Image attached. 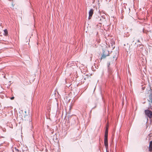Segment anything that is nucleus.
I'll list each match as a JSON object with an SVG mask.
<instances>
[{
	"mask_svg": "<svg viewBox=\"0 0 152 152\" xmlns=\"http://www.w3.org/2000/svg\"><path fill=\"white\" fill-rule=\"evenodd\" d=\"M148 94H149V99H148V101L149 102H151L152 103V90L151 88L149 87L148 88Z\"/></svg>",
	"mask_w": 152,
	"mask_h": 152,
	"instance_id": "nucleus-1",
	"label": "nucleus"
},
{
	"mask_svg": "<svg viewBox=\"0 0 152 152\" xmlns=\"http://www.w3.org/2000/svg\"><path fill=\"white\" fill-rule=\"evenodd\" d=\"M109 52L107 50H105L103 52V54L101 57V59H104L106 57L109 56Z\"/></svg>",
	"mask_w": 152,
	"mask_h": 152,
	"instance_id": "nucleus-2",
	"label": "nucleus"
},
{
	"mask_svg": "<svg viewBox=\"0 0 152 152\" xmlns=\"http://www.w3.org/2000/svg\"><path fill=\"white\" fill-rule=\"evenodd\" d=\"M148 139L150 141L149 145V151L150 152H152V136L149 135Z\"/></svg>",
	"mask_w": 152,
	"mask_h": 152,
	"instance_id": "nucleus-3",
	"label": "nucleus"
},
{
	"mask_svg": "<svg viewBox=\"0 0 152 152\" xmlns=\"http://www.w3.org/2000/svg\"><path fill=\"white\" fill-rule=\"evenodd\" d=\"M145 113L148 117L150 118H152V112L149 110H146L145 111Z\"/></svg>",
	"mask_w": 152,
	"mask_h": 152,
	"instance_id": "nucleus-4",
	"label": "nucleus"
},
{
	"mask_svg": "<svg viewBox=\"0 0 152 152\" xmlns=\"http://www.w3.org/2000/svg\"><path fill=\"white\" fill-rule=\"evenodd\" d=\"M94 10L92 9L90 10L89 12V16L88 17V19H91Z\"/></svg>",
	"mask_w": 152,
	"mask_h": 152,
	"instance_id": "nucleus-5",
	"label": "nucleus"
},
{
	"mask_svg": "<svg viewBox=\"0 0 152 152\" xmlns=\"http://www.w3.org/2000/svg\"><path fill=\"white\" fill-rule=\"evenodd\" d=\"M104 144L107 148L108 147L107 138H104Z\"/></svg>",
	"mask_w": 152,
	"mask_h": 152,
	"instance_id": "nucleus-6",
	"label": "nucleus"
},
{
	"mask_svg": "<svg viewBox=\"0 0 152 152\" xmlns=\"http://www.w3.org/2000/svg\"><path fill=\"white\" fill-rule=\"evenodd\" d=\"M108 134V128L107 127L105 132L104 138H107Z\"/></svg>",
	"mask_w": 152,
	"mask_h": 152,
	"instance_id": "nucleus-7",
	"label": "nucleus"
},
{
	"mask_svg": "<svg viewBox=\"0 0 152 152\" xmlns=\"http://www.w3.org/2000/svg\"><path fill=\"white\" fill-rule=\"evenodd\" d=\"M4 34L5 36H6L8 34V31L7 29H5L4 30Z\"/></svg>",
	"mask_w": 152,
	"mask_h": 152,
	"instance_id": "nucleus-8",
	"label": "nucleus"
},
{
	"mask_svg": "<svg viewBox=\"0 0 152 152\" xmlns=\"http://www.w3.org/2000/svg\"><path fill=\"white\" fill-rule=\"evenodd\" d=\"M14 99V97H13H13H12L10 98V99H11V100H13V99Z\"/></svg>",
	"mask_w": 152,
	"mask_h": 152,
	"instance_id": "nucleus-9",
	"label": "nucleus"
},
{
	"mask_svg": "<svg viewBox=\"0 0 152 152\" xmlns=\"http://www.w3.org/2000/svg\"><path fill=\"white\" fill-rule=\"evenodd\" d=\"M28 117H28H29L28 116V115H26L25 116H24V118H26V117Z\"/></svg>",
	"mask_w": 152,
	"mask_h": 152,
	"instance_id": "nucleus-10",
	"label": "nucleus"
},
{
	"mask_svg": "<svg viewBox=\"0 0 152 152\" xmlns=\"http://www.w3.org/2000/svg\"><path fill=\"white\" fill-rule=\"evenodd\" d=\"M108 123L107 124V125L106 127H107L108 128Z\"/></svg>",
	"mask_w": 152,
	"mask_h": 152,
	"instance_id": "nucleus-11",
	"label": "nucleus"
},
{
	"mask_svg": "<svg viewBox=\"0 0 152 152\" xmlns=\"http://www.w3.org/2000/svg\"><path fill=\"white\" fill-rule=\"evenodd\" d=\"M99 41H99V39L98 40V41H97V42H98V43H99Z\"/></svg>",
	"mask_w": 152,
	"mask_h": 152,
	"instance_id": "nucleus-12",
	"label": "nucleus"
},
{
	"mask_svg": "<svg viewBox=\"0 0 152 152\" xmlns=\"http://www.w3.org/2000/svg\"><path fill=\"white\" fill-rule=\"evenodd\" d=\"M150 108L151 109H152V107L151 106L150 107Z\"/></svg>",
	"mask_w": 152,
	"mask_h": 152,
	"instance_id": "nucleus-13",
	"label": "nucleus"
},
{
	"mask_svg": "<svg viewBox=\"0 0 152 152\" xmlns=\"http://www.w3.org/2000/svg\"><path fill=\"white\" fill-rule=\"evenodd\" d=\"M26 97V96L24 95V97L25 98Z\"/></svg>",
	"mask_w": 152,
	"mask_h": 152,
	"instance_id": "nucleus-14",
	"label": "nucleus"
},
{
	"mask_svg": "<svg viewBox=\"0 0 152 152\" xmlns=\"http://www.w3.org/2000/svg\"><path fill=\"white\" fill-rule=\"evenodd\" d=\"M24 120H26L25 118H24Z\"/></svg>",
	"mask_w": 152,
	"mask_h": 152,
	"instance_id": "nucleus-15",
	"label": "nucleus"
}]
</instances>
